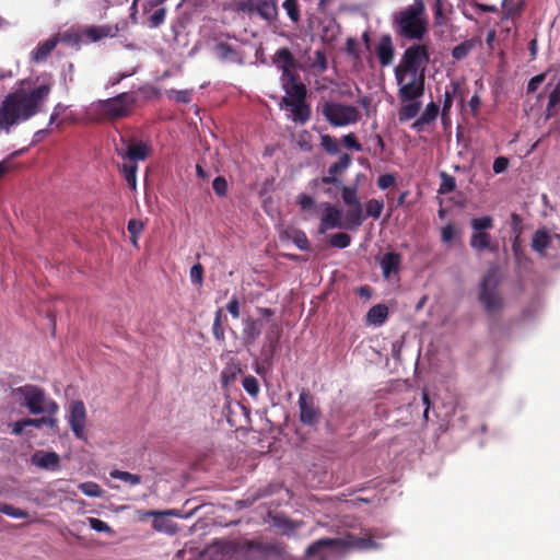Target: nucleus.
Segmentation results:
<instances>
[{
	"instance_id": "37",
	"label": "nucleus",
	"mask_w": 560,
	"mask_h": 560,
	"mask_svg": "<svg viewBox=\"0 0 560 560\" xmlns=\"http://www.w3.org/2000/svg\"><path fill=\"white\" fill-rule=\"evenodd\" d=\"M327 69V59L325 52L316 50L311 58L310 70L313 74H320Z\"/></svg>"
},
{
	"instance_id": "57",
	"label": "nucleus",
	"mask_w": 560,
	"mask_h": 560,
	"mask_svg": "<svg viewBox=\"0 0 560 560\" xmlns=\"http://www.w3.org/2000/svg\"><path fill=\"white\" fill-rule=\"evenodd\" d=\"M170 96L179 103H189L191 101V94L186 90H171Z\"/></svg>"
},
{
	"instance_id": "46",
	"label": "nucleus",
	"mask_w": 560,
	"mask_h": 560,
	"mask_svg": "<svg viewBox=\"0 0 560 560\" xmlns=\"http://www.w3.org/2000/svg\"><path fill=\"white\" fill-rule=\"evenodd\" d=\"M329 243L336 248H346L351 243V237L345 232H339L330 236Z\"/></svg>"
},
{
	"instance_id": "22",
	"label": "nucleus",
	"mask_w": 560,
	"mask_h": 560,
	"mask_svg": "<svg viewBox=\"0 0 560 560\" xmlns=\"http://www.w3.org/2000/svg\"><path fill=\"white\" fill-rule=\"evenodd\" d=\"M469 245L477 252H494L497 246L492 244V236L488 232L479 231L474 232Z\"/></svg>"
},
{
	"instance_id": "6",
	"label": "nucleus",
	"mask_w": 560,
	"mask_h": 560,
	"mask_svg": "<svg viewBox=\"0 0 560 560\" xmlns=\"http://www.w3.org/2000/svg\"><path fill=\"white\" fill-rule=\"evenodd\" d=\"M429 63V54L424 45H412L404 52L395 71L422 74Z\"/></svg>"
},
{
	"instance_id": "64",
	"label": "nucleus",
	"mask_w": 560,
	"mask_h": 560,
	"mask_svg": "<svg viewBox=\"0 0 560 560\" xmlns=\"http://www.w3.org/2000/svg\"><path fill=\"white\" fill-rule=\"evenodd\" d=\"M509 160L504 156L495 159L493 163V171L497 174L503 173L508 170Z\"/></svg>"
},
{
	"instance_id": "59",
	"label": "nucleus",
	"mask_w": 560,
	"mask_h": 560,
	"mask_svg": "<svg viewBox=\"0 0 560 560\" xmlns=\"http://www.w3.org/2000/svg\"><path fill=\"white\" fill-rule=\"evenodd\" d=\"M546 79V73H539L535 77H533L529 81H528V84H527V92L528 93H534L537 91V89L539 88V85L545 81Z\"/></svg>"
},
{
	"instance_id": "18",
	"label": "nucleus",
	"mask_w": 560,
	"mask_h": 560,
	"mask_svg": "<svg viewBox=\"0 0 560 560\" xmlns=\"http://www.w3.org/2000/svg\"><path fill=\"white\" fill-rule=\"evenodd\" d=\"M218 59L228 63H243L244 54L240 46H232L228 43H219L213 48Z\"/></svg>"
},
{
	"instance_id": "60",
	"label": "nucleus",
	"mask_w": 560,
	"mask_h": 560,
	"mask_svg": "<svg viewBox=\"0 0 560 560\" xmlns=\"http://www.w3.org/2000/svg\"><path fill=\"white\" fill-rule=\"evenodd\" d=\"M443 180L440 185L439 192L440 194H448L455 188V177H442Z\"/></svg>"
},
{
	"instance_id": "36",
	"label": "nucleus",
	"mask_w": 560,
	"mask_h": 560,
	"mask_svg": "<svg viewBox=\"0 0 560 560\" xmlns=\"http://www.w3.org/2000/svg\"><path fill=\"white\" fill-rule=\"evenodd\" d=\"M550 244V237L547 231L538 230L532 240V247L539 254H542Z\"/></svg>"
},
{
	"instance_id": "23",
	"label": "nucleus",
	"mask_w": 560,
	"mask_h": 560,
	"mask_svg": "<svg viewBox=\"0 0 560 560\" xmlns=\"http://www.w3.org/2000/svg\"><path fill=\"white\" fill-rule=\"evenodd\" d=\"M376 55L383 67L389 66L394 58V47L389 36L383 37L377 47Z\"/></svg>"
},
{
	"instance_id": "55",
	"label": "nucleus",
	"mask_w": 560,
	"mask_h": 560,
	"mask_svg": "<svg viewBox=\"0 0 560 560\" xmlns=\"http://www.w3.org/2000/svg\"><path fill=\"white\" fill-rule=\"evenodd\" d=\"M127 229L132 238H138L144 229V224L140 220L131 219L128 221Z\"/></svg>"
},
{
	"instance_id": "3",
	"label": "nucleus",
	"mask_w": 560,
	"mask_h": 560,
	"mask_svg": "<svg viewBox=\"0 0 560 560\" xmlns=\"http://www.w3.org/2000/svg\"><path fill=\"white\" fill-rule=\"evenodd\" d=\"M13 396H20L21 405L26 407L32 415L48 413L56 416L59 410L58 404L48 398L45 390L33 384H26L12 389Z\"/></svg>"
},
{
	"instance_id": "25",
	"label": "nucleus",
	"mask_w": 560,
	"mask_h": 560,
	"mask_svg": "<svg viewBox=\"0 0 560 560\" xmlns=\"http://www.w3.org/2000/svg\"><path fill=\"white\" fill-rule=\"evenodd\" d=\"M58 43H59V37L56 35V36L48 38L44 43L39 44L32 51V60L35 62L44 61L50 55V52L56 48Z\"/></svg>"
},
{
	"instance_id": "24",
	"label": "nucleus",
	"mask_w": 560,
	"mask_h": 560,
	"mask_svg": "<svg viewBox=\"0 0 560 560\" xmlns=\"http://www.w3.org/2000/svg\"><path fill=\"white\" fill-rule=\"evenodd\" d=\"M401 264V256L397 253H386L381 259V268L383 276L389 278L393 273H396Z\"/></svg>"
},
{
	"instance_id": "47",
	"label": "nucleus",
	"mask_w": 560,
	"mask_h": 560,
	"mask_svg": "<svg viewBox=\"0 0 560 560\" xmlns=\"http://www.w3.org/2000/svg\"><path fill=\"white\" fill-rule=\"evenodd\" d=\"M166 9L160 8L148 18V26L150 28H156L162 25L165 21Z\"/></svg>"
},
{
	"instance_id": "49",
	"label": "nucleus",
	"mask_w": 560,
	"mask_h": 560,
	"mask_svg": "<svg viewBox=\"0 0 560 560\" xmlns=\"http://www.w3.org/2000/svg\"><path fill=\"white\" fill-rule=\"evenodd\" d=\"M79 489L82 493L91 498H98L102 495V489L95 482H83L79 486Z\"/></svg>"
},
{
	"instance_id": "13",
	"label": "nucleus",
	"mask_w": 560,
	"mask_h": 560,
	"mask_svg": "<svg viewBox=\"0 0 560 560\" xmlns=\"http://www.w3.org/2000/svg\"><path fill=\"white\" fill-rule=\"evenodd\" d=\"M86 408L82 400H71L68 407V423L79 440H85Z\"/></svg>"
},
{
	"instance_id": "14",
	"label": "nucleus",
	"mask_w": 560,
	"mask_h": 560,
	"mask_svg": "<svg viewBox=\"0 0 560 560\" xmlns=\"http://www.w3.org/2000/svg\"><path fill=\"white\" fill-rule=\"evenodd\" d=\"M273 63L281 71L282 79H290L298 77V63L293 55L288 48H280L273 56Z\"/></svg>"
},
{
	"instance_id": "53",
	"label": "nucleus",
	"mask_w": 560,
	"mask_h": 560,
	"mask_svg": "<svg viewBox=\"0 0 560 560\" xmlns=\"http://www.w3.org/2000/svg\"><path fill=\"white\" fill-rule=\"evenodd\" d=\"M298 205L303 211H312L315 209L314 198L306 194H301L298 196Z\"/></svg>"
},
{
	"instance_id": "48",
	"label": "nucleus",
	"mask_w": 560,
	"mask_h": 560,
	"mask_svg": "<svg viewBox=\"0 0 560 560\" xmlns=\"http://www.w3.org/2000/svg\"><path fill=\"white\" fill-rule=\"evenodd\" d=\"M0 512L8 516L14 517V518H27L28 517V513L26 511L21 510L19 508H14L7 503H3L0 505Z\"/></svg>"
},
{
	"instance_id": "33",
	"label": "nucleus",
	"mask_w": 560,
	"mask_h": 560,
	"mask_svg": "<svg viewBox=\"0 0 560 560\" xmlns=\"http://www.w3.org/2000/svg\"><path fill=\"white\" fill-rule=\"evenodd\" d=\"M560 106V80L549 93L546 107L545 119L548 120L557 114V107Z\"/></svg>"
},
{
	"instance_id": "8",
	"label": "nucleus",
	"mask_w": 560,
	"mask_h": 560,
	"mask_svg": "<svg viewBox=\"0 0 560 560\" xmlns=\"http://www.w3.org/2000/svg\"><path fill=\"white\" fill-rule=\"evenodd\" d=\"M395 79L399 86L398 96L401 102L420 98L424 93V75L395 71Z\"/></svg>"
},
{
	"instance_id": "40",
	"label": "nucleus",
	"mask_w": 560,
	"mask_h": 560,
	"mask_svg": "<svg viewBox=\"0 0 560 560\" xmlns=\"http://www.w3.org/2000/svg\"><path fill=\"white\" fill-rule=\"evenodd\" d=\"M383 209H384V202L382 200H378L375 198L370 199L365 203V217H371L374 220H377V219H380V217L383 212Z\"/></svg>"
},
{
	"instance_id": "50",
	"label": "nucleus",
	"mask_w": 560,
	"mask_h": 560,
	"mask_svg": "<svg viewBox=\"0 0 560 560\" xmlns=\"http://www.w3.org/2000/svg\"><path fill=\"white\" fill-rule=\"evenodd\" d=\"M205 269L201 264H195L190 268V280L194 284L202 285Z\"/></svg>"
},
{
	"instance_id": "27",
	"label": "nucleus",
	"mask_w": 560,
	"mask_h": 560,
	"mask_svg": "<svg viewBox=\"0 0 560 560\" xmlns=\"http://www.w3.org/2000/svg\"><path fill=\"white\" fill-rule=\"evenodd\" d=\"M421 108V102L419 98H411L401 102V107L398 113L399 121H408L415 118Z\"/></svg>"
},
{
	"instance_id": "56",
	"label": "nucleus",
	"mask_w": 560,
	"mask_h": 560,
	"mask_svg": "<svg viewBox=\"0 0 560 560\" xmlns=\"http://www.w3.org/2000/svg\"><path fill=\"white\" fill-rule=\"evenodd\" d=\"M212 187L218 196H225L228 190V183L225 180V177H214Z\"/></svg>"
},
{
	"instance_id": "54",
	"label": "nucleus",
	"mask_w": 560,
	"mask_h": 560,
	"mask_svg": "<svg viewBox=\"0 0 560 560\" xmlns=\"http://www.w3.org/2000/svg\"><path fill=\"white\" fill-rule=\"evenodd\" d=\"M255 4H256V0H242L236 3V10L238 12H244L249 15H255L256 14Z\"/></svg>"
},
{
	"instance_id": "2",
	"label": "nucleus",
	"mask_w": 560,
	"mask_h": 560,
	"mask_svg": "<svg viewBox=\"0 0 560 560\" xmlns=\"http://www.w3.org/2000/svg\"><path fill=\"white\" fill-rule=\"evenodd\" d=\"M393 25L397 35L421 40L428 33L429 20L423 0L413 2L393 15Z\"/></svg>"
},
{
	"instance_id": "26",
	"label": "nucleus",
	"mask_w": 560,
	"mask_h": 560,
	"mask_svg": "<svg viewBox=\"0 0 560 560\" xmlns=\"http://www.w3.org/2000/svg\"><path fill=\"white\" fill-rule=\"evenodd\" d=\"M282 104L291 108V119L293 121L304 124L310 118L311 110L305 104V100Z\"/></svg>"
},
{
	"instance_id": "1",
	"label": "nucleus",
	"mask_w": 560,
	"mask_h": 560,
	"mask_svg": "<svg viewBox=\"0 0 560 560\" xmlns=\"http://www.w3.org/2000/svg\"><path fill=\"white\" fill-rule=\"evenodd\" d=\"M50 92L48 85H39L30 93L19 90L9 94L0 105V129L9 132L11 127L34 116Z\"/></svg>"
},
{
	"instance_id": "32",
	"label": "nucleus",
	"mask_w": 560,
	"mask_h": 560,
	"mask_svg": "<svg viewBox=\"0 0 560 560\" xmlns=\"http://www.w3.org/2000/svg\"><path fill=\"white\" fill-rule=\"evenodd\" d=\"M438 114L439 106L434 102L429 103L420 117L413 122L412 127L420 129L421 126L434 121L438 117Z\"/></svg>"
},
{
	"instance_id": "9",
	"label": "nucleus",
	"mask_w": 560,
	"mask_h": 560,
	"mask_svg": "<svg viewBox=\"0 0 560 560\" xmlns=\"http://www.w3.org/2000/svg\"><path fill=\"white\" fill-rule=\"evenodd\" d=\"M151 147L142 141L130 140L121 154L125 175H136L138 162H143L151 154Z\"/></svg>"
},
{
	"instance_id": "62",
	"label": "nucleus",
	"mask_w": 560,
	"mask_h": 560,
	"mask_svg": "<svg viewBox=\"0 0 560 560\" xmlns=\"http://www.w3.org/2000/svg\"><path fill=\"white\" fill-rule=\"evenodd\" d=\"M226 311L232 315L233 318L240 317V302L236 296H233L226 304Z\"/></svg>"
},
{
	"instance_id": "51",
	"label": "nucleus",
	"mask_w": 560,
	"mask_h": 560,
	"mask_svg": "<svg viewBox=\"0 0 560 560\" xmlns=\"http://www.w3.org/2000/svg\"><path fill=\"white\" fill-rule=\"evenodd\" d=\"M320 145L329 153H337L339 150L337 140L329 135L320 137Z\"/></svg>"
},
{
	"instance_id": "16",
	"label": "nucleus",
	"mask_w": 560,
	"mask_h": 560,
	"mask_svg": "<svg viewBox=\"0 0 560 560\" xmlns=\"http://www.w3.org/2000/svg\"><path fill=\"white\" fill-rule=\"evenodd\" d=\"M281 332V328L277 324L271 325L266 332V343L261 348V357L264 362L269 364L275 357L279 346Z\"/></svg>"
},
{
	"instance_id": "61",
	"label": "nucleus",
	"mask_w": 560,
	"mask_h": 560,
	"mask_svg": "<svg viewBox=\"0 0 560 560\" xmlns=\"http://www.w3.org/2000/svg\"><path fill=\"white\" fill-rule=\"evenodd\" d=\"M455 236V228L453 224H446L441 230V238L444 243H451Z\"/></svg>"
},
{
	"instance_id": "34",
	"label": "nucleus",
	"mask_w": 560,
	"mask_h": 560,
	"mask_svg": "<svg viewBox=\"0 0 560 560\" xmlns=\"http://www.w3.org/2000/svg\"><path fill=\"white\" fill-rule=\"evenodd\" d=\"M325 192L331 198H336L340 195L343 183L339 177H320Z\"/></svg>"
},
{
	"instance_id": "19",
	"label": "nucleus",
	"mask_w": 560,
	"mask_h": 560,
	"mask_svg": "<svg viewBox=\"0 0 560 560\" xmlns=\"http://www.w3.org/2000/svg\"><path fill=\"white\" fill-rule=\"evenodd\" d=\"M323 215L320 219L319 233H325L328 229L341 228V211L335 206L324 202Z\"/></svg>"
},
{
	"instance_id": "28",
	"label": "nucleus",
	"mask_w": 560,
	"mask_h": 560,
	"mask_svg": "<svg viewBox=\"0 0 560 560\" xmlns=\"http://www.w3.org/2000/svg\"><path fill=\"white\" fill-rule=\"evenodd\" d=\"M348 207L349 209L346 212L347 228H358L362 225L365 220V215L363 214L361 202Z\"/></svg>"
},
{
	"instance_id": "58",
	"label": "nucleus",
	"mask_w": 560,
	"mask_h": 560,
	"mask_svg": "<svg viewBox=\"0 0 560 560\" xmlns=\"http://www.w3.org/2000/svg\"><path fill=\"white\" fill-rule=\"evenodd\" d=\"M341 141L348 149H353L355 151H361V149H362L361 144L358 142V140L353 133H348V135L343 136L341 138Z\"/></svg>"
},
{
	"instance_id": "38",
	"label": "nucleus",
	"mask_w": 560,
	"mask_h": 560,
	"mask_svg": "<svg viewBox=\"0 0 560 560\" xmlns=\"http://www.w3.org/2000/svg\"><path fill=\"white\" fill-rule=\"evenodd\" d=\"M502 8L505 19H514L521 14L523 2L521 0H503Z\"/></svg>"
},
{
	"instance_id": "21",
	"label": "nucleus",
	"mask_w": 560,
	"mask_h": 560,
	"mask_svg": "<svg viewBox=\"0 0 560 560\" xmlns=\"http://www.w3.org/2000/svg\"><path fill=\"white\" fill-rule=\"evenodd\" d=\"M31 462L37 467L56 470L59 467L60 458L55 452L38 451L33 454Z\"/></svg>"
},
{
	"instance_id": "11",
	"label": "nucleus",
	"mask_w": 560,
	"mask_h": 560,
	"mask_svg": "<svg viewBox=\"0 0 560 560\" xmlns=\"http://www.w3.org/2000/svg\"><path fill=\"white\" fill-rule=\"evenodd\" d=\"M133 98L126 94H119L116 97L101 101L97 104L98 113L108 119H116L126 116L131 108Z\"/></svg>"
},
{
	"instance_id": "12",
	"label": "nucleus",
	"mask_w": 560,
	"mask_h": 560,
	"mask_svg": "<svg viewBox=\"0 0 560 560\" xmlns=\"http://www.w3.org/2000/svg\"><path fill=\"white\" fill-rule=\"evenodd\" d=\"M323 545H340L341 549L353 548L359 550H368L377 548V544L371 537H358L352 534L345 538H322L311 548V552L316 551Z\"/></svg>"
},
{
	"instance_id": "45",
	"label": "nucleus",
	"mask_w": 560,
	"mask_h": 560,
	"mask_svg": "<svg viewBox=\"0 0 560 560\" xmlns=\"http://www.w3.org/2000/svg\"><path fill=\"white\" fill-rule=\"evenodd\" d=\"M474 46H475V44L472 40H465L453 48L452 56L456 60H462L469 54V51L474 48Z\"/></svg>"
},
{
	"instance_id": "17",
	"label": "nucleus",
	"mask_w": 560,
	"mask_h": 560,
	"mask_svg": "<svg viewBox=\"0 0 560 560\" xmlns=\"http://www.w3.org/2000/svg\"><path fill=\"white\" fill-rule=\"evenodd\" d=\"M116 33L117 27L110 25L90 26L81 32L77 42L94 43L106 37H114Z\"/></svg>"
},
{
	"instance_id": "39",
	"label": "nucleus",
	"mask_w": 560,
	"mask_h": 560,
	"mask_svg": "<svg viewBox=\"0 0 560 560\" xmlns=\"http://www.w3.org/2000/svg\"><path fill=\"white\" fill-rule=\"evenodd\" d=\"M340 197L342 198L343 202L347 206H352V205H357L358 202H360V200L358 198V185L357 184L351 185V186L343 185V188H341Z\"/></svg>"
},
{
	"instance_id": "7",
	"label": "nucleus",
	"mask_w": 560,
	"mask_h": 560,
	"mask_svg": "<svg viewBox=\"0 0 560 560\" xmlns=\"http://www.w3.org/2000/svg\"><path fill=\"white\" fill-rule=\"evenodd\" d=\"M322 112L325 118L334 127L353 125L361 118V114L357 107L340 103H325Z\"/></svg>"
},
{
	"instance_id": "31",
	"label": "nucleus",
	"mask_w": 560,
	"mask_h": 560,
	"mask_svg": "<svg viewBox=\"0 0 560 560\" xmlns=\"http://www.w3.org/2000/svg\"><path fill=\"white\" fill-rule=\"evenodd\" d=\"M256 14L265 20H272L277 15V4L275 0H256Z\"/></svg>"
},
{
	"instance_id": "52",
	"label": "nucleus",
	"mask_w": 560,
	"mask_h": 560,
	"mask_svg": "<svg viewBox=\"0 0 560 560\" xmlns=\"http://www.w3.org/2000/svg\"><path fill=\"white\" fill-rule=\"evenodd\" d=\"M88 523H89V526L94 529L95 532H98V533H110L112 532V528L110 526L100 520V518H96V517H88Z\"/></svg>"
},
{
	"instance_id": "5",
	"label": "nucleus",
	"mask_w": 560,
	"mask_h": 560,
	"mask_svg": "<svg viewBox=\"0 0 560 560\" xmlns=\"http://www.w3.org/2000/svg\"><path fill=\"white\" fill-rule=\"evenodd\" d=\"M498 284L493 271H488L480 283L479 301L489 315L499 314L503 310V300L498 291Z\"/></svg>"
},
{
	"instance_id": "4",
	"label": "nucleus",
	"mask_w": 560,
	"mask_h": 560,
	"mask_svg": "<svg viewBox=\"0 0 560 560\" xmlns=\"http://www.w3.org/2000/svg\"><path fill=\"white\" fill-rule=\"evenodd\" d=\"M259 544L248 540H226L213 546V560H255L260 553Z\"/></svg>"
},
{
	"instance_id": "41",
	"label": "nucleus",
	"mask_w": 560,
	"mask_h": 560,
	"mask_svg": "<svg viewBox=\"0 0 560 560\" xmlns=\"http://www.w3.org/2000/svg\"><path fill=\"white\" fill-rule=\"evenodd\" d=\"M222 315H223L222 310L221 308L217 310V312L214 314L213 325H212L213 337L219 342H224V340H225V331H224V328L222 325Z\"/></svg>"
},
{
	"instance_id": "35",
	"label": "nucleus",
	"mask_w": 560,
	"mask_h": 560,
	"mask_svg": "<svg viewBox=\"0 0 560 560\" xmlns=\"http://www.w3.org/2000/svg\"><path fill=\"white\" fill-rule=\"evenodd\" d=\"M316 544V541H314L312 545H310L305 551V556L310 559V560H327V550H335V551H340L342 550L341 549V546L340 545H323L320 546L316 551L314 552H311V548Z\"/></svg>"
},
{
	"instance_id": "10",
	"label": "nucleus",
	"mask_w": 560,
	"mask_h": 560,
	"mask_svg": "<svg viewBox=\"0 0 560 560\" xmlns=\"http://www.w3.org/2000/svg\"><path fill=\"white\" fill-rule=\"evenodd\" d=\"M299 420L302 424L315 428L322 417L319 407L315 404V397L312 393L303 388L298 399Z\"/></svg>"
},
{
	"instance_id": "29",
	"label": "nucleus",
	"mask_w": 560,
	"mask_h": 560,
	"mask_svg": "<svg viewBox=\"0 0 560 560\" xmlns=\"http://www.w3.org/2000/svg\"><path fill=\"white\" fill-rule=\"evenodd\" d=\"M282 238L291 240L296 247H299L302 250H308L310 249V242L307 240V236L305 232L298 229H287L282 234Z\"/></svg>"
},
{
	"instance_id": "30",
	"label": "nucleus",
	"mask_w": 560,
	"mask_h": 560,
	"mask_svg": "<svg viewBox=\"0 0 560 560\" xmlns=\"http://www.w3.org/2000/svg\"><path fill=\"white\" fill-rule=\"evenodd\" d=\"M387 316L388 307L384 304H377L369 310L366 320L371 325L380 326L386 320Z\"/></svg>"
},
{
	"instance_id": "44",
	"label": "nucleus",
	"mask_w": 560,
	"mask_h": 560,
	"mask_svg": "<svg viewBox=\"0 0 560 560\" xmlns=\"http://www.w3.org/2000/svg\"><path fill=\"white\" fill-rule=\"evenodd\" d=\"M470 225H471V229L474 230V232H479V231L486 232V230L491 229L493 226V219L489 215H485L481 218H474L470 221Z\"/></svg>"
},
{
	"instance_id": "42",
	"label": "nucleus",
	"mask_w": 560,
	"mask_h": 560,
	"mask_svg": "<svg viewBox=\"0 0 560 560\" xmlns=\"http://www.w3.org/2000/svg\"><path fill=\"white\" fill-rule=\"evenodd\" d=\"M110 477L130 483L131 486L139 485L141 482L140 475H135L129 471H122L118 469L110 471Z\"/></svg>"
},
{
	"instance_id": "43",
	"label": "nucleus",
	"mask_w": 560,
	"mask_h": 560,
	"mask_svg": "<svg viewBox=\"0 0 560 560\" xmlns=\"http://www.w3.org/2000/svg\"><path fill=\"white\" fill-rule=\"evenodd\" d=\"M244 390L253 398H256L259 394L260 387L257 378L253 375H247L242 382Z\"/></svg>"
},
{
	"instance_id": "63",
	"label": "nucleus",
	"mask_w": 560,
	"mask_h": 560,
	"mask_svg": "<svg viewBox=\"0 0 560 560\" xmlns=\"http://www.w3.org/2000/svg\"><path fill=\"white\" fill-rule=\"evenodd\" d=\"M19 171L16 165L13 163L12 158H8L0 162V175Z\"/></svg>"
},
{
	"instance_id": "15",
	"label": "nucleus",
	"mask_w": 560,
	"mask_h": 560,
	"mask_svg": "<svg viewBox=\"0 0 560 560\" xmlns=\"http://www.w3.org/2000/svg\"><path fill=\"white\" fill-rule=\"evenodd\" d=\"M282 88L285 92V96L282 98L281 103L304 101L306 96V88L300 81V77H294L292 80L282 79L281 81Z\"/></svg>"
},
{
	"instance_id": "20",
	"label": "nucleus",
	"mask_w": 560,
	"mask_h": 560,
	"mask_svg": "<svg viewBox=\"0 0 560 560\" xmlns=\"http://www.w3.org/2000/svg\"><path fill=\"white\" fill-rule=\"evenodd\" d=\"M243 345L246 348L252 347L261 334L262 323L260 319H255L253 317H246L243 320Z\"/></svg>"
}]
</instances>
